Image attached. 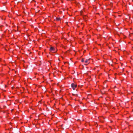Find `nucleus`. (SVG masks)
<instances>
[{
    "label": "nucleus",
    "mask_w": 133,
    "mask_h": 133,
    "mask_svg": "<svg viewBox=\"0 0 133 133\" xmlns=\"http://www.w3.org/2000/svg\"><path fill=\"white\" fill-rule=\"evenodd\" d=\"M49 50L50 52H55L56 51V50L55 48L52 46H51Z\"/></svg>",
    "instance_id": "f257e3e1"
},
{
    "label": "nucleus",
    "mask_w": 133,
    "mask_h": 133,
    "mask_svg": "<svg viewBox=\"0 0 133 133\" xmlns=\"http://www.w3.org/2000/svg\"><path fill=\"white\" fill-rule=\"evenodd\" d=\"M71 86L74 90H75L77 87V85L75 83H72L71 84Z\"/></svg>",
    "instance_id": "f03ea898"
},
{
    "label": "nucleus",
    "mask_w": 133,
    "mask_h": 133,
    "mask_svg": "<svg viewBox=\"0 0 133 133\" xmlns=\"http://www.w3.org/2000/svg\"><path fill=\"white\" fill-rule=\"evenodd\" d=\"M90 59H89L86 60L85 61L84 64L85 65H87L89 63H90L89 60Z\"/></svg>",
    "instance_id": "7ed1b4c3"
},
{
    "label": "nucleus",
    "mask_w": 133,
    "mask_h": 133,
    "mask_svg": "<svg viewBox=\"0 0 133 133\" xmlns=\"http://www.w3.org/2000/svg\"><path fill=\"white\" fill-rule=\"evenodd\" d=\"M85 61H84V59H83L82 60V62H84L85 63Z\"/></svg>",
    "instance_id": "20e7f679"
},
{
    "label": "nucleus",
    "mask_w": 133,
    "mask_h": 133,
    "mask_svg": "<svg viewBox=\"0 0 133 133\" xmlns=\"http://www.w3.org/2000/svg\"><path fill=\"white\" fill-rule=\"evenodd\" d=\"M59 20V18H58L57 19V20Z\"/></svg>",
    "instance_id": "39448f33"
}]
</instances>
